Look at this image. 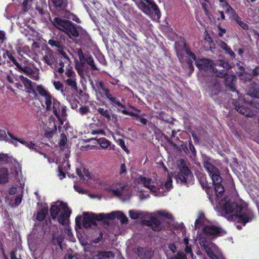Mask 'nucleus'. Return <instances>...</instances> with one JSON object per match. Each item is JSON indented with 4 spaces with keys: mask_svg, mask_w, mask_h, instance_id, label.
<instances>
[{
    "mask_svg": "<svg viewBox=\"0 0 259 259\" xmlns=\"http://www.w3.org/2000/svg\"><path fill=\"white\" fill-rule=\"evenodd\" d=\"M94 217H95V221H104L105 219H106V214H104L103 213H99L98 214H96L95 213H94Z\"/></svg>",
    "mask_w": 259,
    "mask_h": 259,
    "instance_id": "obj_59",
    "label": "nucleus"
},
{
    "mask_svg": "<svg viewBox=\"0 0 259 259\" xmlns=\"http://www.w3.org/2000/svg\"><path fill=\"white\" fill-rule=\"evenodd\" d=\"M219 204L222 211L225 213H234L229 216V221L241 223L245 226L254 218V212L248 208L244 202L239 201L232 197H224L220 200Z\"/></svg>",
    "mask_w": 259,
    "mask_h": 259,
    "instance_id": "obj_1",
    "label": "nucleus"
},
{
    "mask_svg": "<svg viewBox=\"0 0 259 259\" xmlns=\"http://www.w3.org/2000/svg\"><path fill=\"white\" fill-rule=\"evenodd\" d=\"M20 72L24 73L25 74L30 77L31 79L35 80H38L39 79V70L35 71L27 66H22L21 65L17 68Z\"/></svg>",
    "mask_w": 259,
    "mask_h": 259,
    "instance_id": "obj_11",
    "label": "nucleus"
},
{
    "mask_svg": "<svg viewBox=\"0 0 259 259\" xmlns=\"http://www.w3.org/2000/svg\"><path fill=\"white\" fill-rule=\"evenodd\" d=\"M135 252L140 259H150L154 254L151 249L140 246L136 248Z\"/></svg>",
    "mask_w": 259,
    "mask_h": 259,
    "instance_id": "obj_12",
    "label": "nucleus"
},
{
    "mask_svg": "<svg viewBox=\"0 0 259 259\" xmlns=\"http://www.w3.org/2000/svg\"><path fill=\"white\" fill-rule=\"evenodd\" d=\"M202 231L207 236H219L222 232V229L213 225H206L203 227Z\"/></svg>",
    "mask_w": 259,
    "mask_h": 259,
    "instance_id": "obj_14",
    "label": "nucleus"
},
{
    "mask_svg": "<svg viewBox=\"0 0 259 259\" xmlns=\"http://www.w3.org/2000/svg\"><path fill=\"white\" fill-rule=\"evenodd\" d=\"M53 85L55 89L58 91H60L62 94L64 93V85L60 81H55L53 82Z\"/></svg>",
    "mask_w": 259,
    "mask_h": 259,
    "instance_id": "obj_49",
    "label": "nucleus"
},
{
    "mask_svg": "<svg viewBox=\"0 0 259 259\" xmlns=\"http://www.w3.org/2000/svg\"><path fill=\"white\" fill-rule=\"evenodd\" d=\"M127 185L125 184L120 185L119 187H114L111 191L116 197H120L122 196H127L130 197V192L126 188Z\"/></svg>",
    "mask_w": 259,
    "mask_h": 259,
    "instance_id": "obj_16",
    "label": "nucleus"
},
{
    "mask_svg": "<svg viewBox=\"0 0 259 259\" xmlns=\"http://www.w3.org/2000/svg\"><path fill=\"white\" fill-rule=\"evenodd\" d=\"M223 7L225 8L226 13H230L233 18L236 16V15H238L235 10L232 8L228 2H225L223 4Z\"/></svg>",
    "mask_w": 259,
    "mask_h": 259,
    "instance_id": "obj_40",
    "label": "nucleus"
},
{
    "mask_svg": "<svg viewBox=\"0 0 259 259\" xmlns=\"http://www.w3.org/2000/svg\"><path fill=\"white\" fill-rule=\"evenodd\" d=\"M176 177L177 181H180L186 185L194 179L191 170L186 165H183L180 168V171L177 172Z\"/></svg>",
    "mask_w": 259,
    "mask_h": 259,
    "instance_id": "obj_7",
    "label": "nucleus"
},
{
    "mask_svg": "<svg viewBox=\"0 0 259 259\" xmlns=\"http://www.w3.org/2000/svg\"><path fill=\"white\" fill-rule=\"evenodd\" d=\"M8 136L11 138V139L15 141L16 142H19L25 146L26 147L28 148L29 149L34 151L35 152H37L38 150L37 148L35 147L36 145L35 143L32 142L26 141L23 139H19L16 137H15L13 134L11 133L8 132Z\"/></svg>",
    "mask_w": 259,
    "mask_h": 259,
    "instance_id": "obj_17",
    "label": "nucleus"
},
{
    "mask_svg": "<svg viewBox=\"0 0 259 259\" xmlns=\"http://www.w3.org/2000/svg\"><path fill=\"white\" fill-rule=\"evenodd\" d=\"M9 181V171L8 168H0V185L7 183Z\"/></svg>",
    "mask_w": 259,
    "mask_h": 259,
    "instance_id": "obj_27",
    "label": "nucleus"
},
{
    "mask_svg": "<svg viewBox=\"0 0 259 259\" xmlns=\"http://www.w3.org/2000/svg\"><path fill=\"white\" fill-rule=\"evenodd\" d=\"M130 217L133 220H136L141 218L143 215L142 212H138L137 211L131 210L128 212Z\"/></svg>",
    "mask_w": 259,
    "mask_h": 259,
    "instance_id": "obj_47",
    "label": "nucleus"
},
{
    "mask_svg": "<svg viewBox=\"0 0 259 259\" xmlns=\"http://www.w3.org/2000/svg\"><path fill=\"white\" fill-rule=\"evenodd\" d=\"M198 179L203 189H209L211 188L212 184L207 182L205 175L199 174L198 176Z\"/></svg>",
    "mask_w": 259,
    "mask_h": 259,
    "instance_id": "obj_26",
    "label": "nucleus"
},
{
    "mask_svg": "<svg viewBox=\"0 0 259 259\" xmlns=\"http://www.w3.org/2000/svg\"><path fill=\"white\" fill-rule=\"evenodd\" d=\"M235 109L239 113L247 117H251L253 115L250 109L243 105H241L239 103L235 105Z\"/></svg>",
    "mask_w": 259,
    "mask_h": 259,
    "instance_id": "obj_22",
    "label": "nucleus"
},
{
    "mask_svg": "<svg viewBox=\"0 0 259 259\" xmlns=\"http://www.w3.org/2000/svg\"><path fill=\"white\" fill-rule=\"evenodd\" d=\"M98 142L100 146L104 149L107 148L110 144V142L105 138H100Z\"/></svg>",
    "mask_w": 259,
    "mask_h": 259,
    "instance_id": "obj_46",
    "label": "nucleus"
},
{
    "mask_svg": "<svg viewBox=\"0 0 259 259\" xmlns=\"http://www.w3.org/2000/svg\"><path fill=\"white\" fill-rule=\"evenodd\" d=\"M67 138L64 133H62L60 135V140L59 142V146L61 149H64V147L67 143Z\"/></svg>",
    "mask_w": 259,
    "mask_h": 259,
    "instance_id": "obj_48",
    "label": "nucleus"
},
{
    "mask_svg": "<svg viewBox=\"0 0 259 259\" xmlns=\"http://www.w3.org/2000/svg\"><path fill=\"white\" fill-rule=\"evenodd\" d=\"M214 64L211 60L206 58L198 59L195 62L199 70L204 72L207 70H212Z\"/></svg>",
    "mask_w": 259,
    "mask_h": 259,
    "instance_id": "obj_10",
    "label": "nucleus"
},
{
    "mask_svg": "<svg viewBox=\"0 0 259 259\" xmlns=\"http://www.w3.org/2000/svg\"><path fill=\"white\" fill-rule=\"evenodd\" d=\"M118 111L120 112L121 113L124 115H130L131 116H133L136 120H139L140 117L141 116V115H140L138 113L133 112H129L125 109L118 110Z\"/></svg>",
    "mask_w": 259,
    "mask_h": 259,
    "instance_id": "obj_42",
    "label": "nucleus"
},
{
    "mask_svg": "<svg viewBox=\"0 0 259 259\" xmlns=\"http://www.w3.org/2000/svg\"><path fill=\"white\" fill-rule=\"evenodd\" d=\"M219 46L222 49L225 50L226 53L229 54L232 58H235L236 56L235 54L225 42L223 41H220Z\"/></svg>",
    "mask_w": 259,
    "mask_h": 259,
    "instance_id": "obj_36",
    "label": "nucleus"
},
{
    "mask_svg": "<svg viewBox=\"0 0 259 259\" xmlns=\"http://www.w3.org/2000/svg\"><path fill=\"white\" fill-rule=\"evenodd\" d=\"M36 11L39 13V14L45 17L49 15L48 12L46 10L44 9L42 7H36Z\"/></svg>",
    "mask_w": 259,
    "mask_h": 259,
    "instance_id": "obj_53",
    "label": "nucleus"
},
{
    "mask_svg": "<svg viewBox=\"0 0 259 259\" xmlns=\"http://www.w3.org/2000/svg\"><path fill=\"white\" fill-rule=\"evenodd\" d=\"M14 53V52H11L9 51L6 50L5 51L3 56L4 58H6L7 57L10 60V61L12 63L11 66H15V69L17 70L20 64L18 62L16 58L14 57L13 55Z\"/></svg>",
    "mask_w": 259,
    "mask_h": 259,
    "instance_id": "obj_25",
    "label": "nucleus"
},
{
    "mask_svg": "<svg viewBox=\"0 0 259 259\" xmlns=\"http://www.w3.org/2000/svg\"><path fill=\"white\" fill-rule=\"evenodd\" d=\"M48 44L52 47L58 48V50L64 49L65 48L61 38L58 36H53L52 38L48 41Z\"/></svg>",
    "mask_w": 259,
    "mask_h": 259,
    "instance_id": "obj_23",
    "label": "nucleus"
},
{
    "mask_svg": "<svg viewBox=\"0 0 259 259\" xmlns=\"http://www.w3.org/2000/svg\"><path fill=\"white\" fill-rule=\"evenodd\" d=\"M233 19L244 30H247L249 29V25L246 22L242 21L241 18L238 16V15H236V16L234 17Z\"/></svg>",
    "mask_w": 259,
    "mask_h": 259,
    "instance_id": "obj_38",
    "label": "nucleus"
},
{
    "mask_svg": "<svg viewBox=\"0 0 259 259\" xmlns=\"http://www.w3.org/2000/svg\"><path fill=\"white\" fill-rule=\"evenodd\" d=\"M52 123L50 122V125H51ZM52 128H48V130H46L45 133V136L47 138H52L53 135L57 132V125L55 122L54 121L52 123Z\"/></svg>",
    "mask_w": 259,
    "mask_h": 259,
    "instance_id": "obj_35",
    "label": "nucleus"
},
{
    "mask_svg": "<svg viewBox=\"0 0 259 259\" xmlns=\"http://www.w3.org/2000/svg\"><path fill=\"white\" fill-rule=\"evenodd\" d=\"M204 214L202 212H200L199 213L198 218L196 219L195 222V225L196 226H198V225H202L203 224V221L204 219Z\"/></svg>",
    "mask_w": 259,
    "mask_h": 259,
    "instance_id": "obj_52",
    "label": "nucleus"
},
{
    "mask_svg": "<svg viewBox=\"0 0 259 259\" xmlns=\"http://www.w3.org/2000/svg\"><path fill=\"white\" fill-rule=\"evenodd\" d=\"M161 224V222L154 217H151L150 220L147 221V225L150 226L154 231L160 230Z\"/></svg>",
    "mask_w": 259,
    "mask_h": 259,
    "instance_id": "obj_24",
    "label": "nucleus"
},
{
    "mask_svg": "<svg viewBox=\"0 0 259 259\" xmlns=\"http://www.w3.org/2000/svg\"><path fill=\"white\" fill-rule=\"evenodd\" d=\"M22 194H19L15 197L14 199V206L17 207L21 204L22 200Z\"/></svg>",
    "mask_w": 259,
    "mask_h": 259,
    "instance_id": "obj_54",
    "label": "nucleus"
},
{
    "mask_svg": "<svg viewBox=\"0 0 259 259\" xmlns=\"http://www.w3.org/2000/svg\"><path fill=\"white\" fill-rule=\"evenodd\" d=\"M117 211H113L111 213L106 214V219L114 220L116 218Z\"/></svg>",
    "mask_w": 259,
    "mask_h": 259,
    "instance_id": "obj_64",
    "label": "nucleus"
},
{
    "mask_svg": "<svg viewBox=\"0 0 259 259\" xmlns=\"http://www.w3.org/2000/svg\"><path fill=\"white\" fill-rule=\"evenodd\" d=\"M250 96L259 99V87H255L249 90Z\"/></svg>",
    "mask_w": 259,
    "mask_h": 259,
    "instance_id": "obj_51",
    "label": "nucleus"
},
{
    "mask_svg": "<svg viewBox=\"0 0 259 259\" xmlns=\"http://www.w3.org/2000/svg\"><path fill=\"white\" fill-rule=\"evenodd\" d=\"M60 205L64 208V211L61 212L59 217H58L57 219L58 220V222L60 224L64 225L66 224V220L70 216L71 210L69 209L66 203L61 202Z\"/></svg>",
    "mask_w": 259,
    "mask_h": 259,
    "instance_id": "obj_13",
    "label": "nucleus"
},
{
    "mask_svg": "<svg viewBox=\"0 0 259 259\" xmlns=\"http://www.w3.org/2000/svg\"><path fill=\"white\" fill-rule=\"evenodd\" d=\"M65 74L69 78L75 77L76 76L75 72L72 68L66 69Z\"/></svg>",
    "mask_w": 259,
    "mask_h": 259,
    "instance_id": "obj_58",
    "label": "nucleus"
},
{
    "mask_svg": "<svg viewBox=\"0 0 259 259\" xmlns=\"http://www.w3.org/2000/svg\"><path fill=\"white\" fill-rule=\"evenodd\" d=\"M60 110H61V115L60 117L61 119H62L63 121L64 122V118L65 117L67 116V113H66V107L64 106L60 107Z\"/></svg>",
    "mask_w": 259,
    "mask_h": 259,
    "instance_id": "obj_62",
    "label": "nucleus"
},
{
    "mask_svg": "<svg viewBox=\"0 0 259 259\" xmlns=\"http://www.w3.org/2000/svg\"><path fill=\"white\" fill-rule=\"evenodd\" d=\"M63 79L65 81L66 83L71 87L73 89L76 90L77 89V83L76 81L75 77H70L67 79H65V77H63Z\"/></svg>",
    "mask_w": 259,
    "mask_h": 259,
    "instance_id": "obj_41",
    "label": "nucleus"
},
{
    "mask_svg": "<svg viewBox=\"0 0 259 259\" xmlns=\"http://www.w3.org/2000/svg\"><path fill=\"white\" fill-rule=\"evenodd\" d=\"M209 94L212 97L213 95H217L220 92V83L218 81L211 83V85L209 86Z\"/></svg>",
    "mask_w": 259,
    "mask_h": 259,
    "instance_id": "obj_30",
    "label": "nucleus"
},
{
    "mask_svg": "<svg viewBox=\"0 0 259 259\" xmlns=\"http://www.w3.org/2000/svg\"><path fill=\"white\" fill-rule=\"evenodd\" d=\"M54 23L56 27H58L59 29L62 30L72 40L78 37L82 29L81 26L72 21L59 17L54 19Z\"/></svg>",
    "mask_w": 259,
    "mask_h": 259,
    "instance_id": "obj_2",
    "label": "nucleus"
},
{
    "mask_svg": "<svg viewBox=\"0 0 259 259\" xmlns=\"http://www.w3.org/2000/svg\"><path fill=\"white\" fill-rule=\"evenodd\" d=\"M116 218L120 220L122 224H127L128 222L127 217L122 212L117 211Z\"/></svg>",
    "mask_w": 259,
    "mask_h": 259,
    "instance_id": "obj_43",
    "label": "nucleus"
},
{
    "mask_svg": "<svg viewBox=\"0 0 259 259\" xmlns=\"http://www.w3.org/2000/svg\"><path fill=\"white\" fill-rule=\"evenodd\" d=\"M214 186V190L215 193V197L217 199H219L223 196L224 193V187L222 184V183L215 184Z\"/></svg>",
    "mask_w": 259,
    "mask_h": 259,
    "instance_id": "obj_33",
    "label": "nucleus"
},
{
    "mask_svg": "<svg viewBox=\"0 0 259 259\" xmlns=\"http://www.w3.org/2000/svg\"><path fill=\"white\" fill-rule=\"evenodd\" d=\"M231 68L228 62L224 60H218L212 68V72L216 76L224 77L228 74V70Z\"/></svg>",
    "mask_w": 259,
    "mask_h": 259,
    "instance_id": "obj_8",
    "label": "nucleus"
},
{
    "mask_svg": "<svg viewBox=\"0 0 259 259\" xmlns=\"http://www.w3.org/2000/svg\"><path fill=\"white\" fill-rule=\"evenodd\" d=\"M45 103L46 105V109L47 111H51L53 110V113L57 118L61 124H63V121L61 119L60 112V103L55 99L51 94L45 97Z\"/></svg>",
    "mask_w": 259,
    "mask_h": 259,
    "instance_id": "obj_4",
    "label": "nucleus"
},
{
    "mask_svg": "<svg viewBox=\"0 0 259 259\" xmlns=\"http://www.w3.org/2000/svg\"><path fill=\"white\" fill-rule=\"evenodd\" d=\"M97 111L102 117L106 118L108 121L111 120V117L110 113L108 110L105 109L103 108L99 107L97 109Z\"/></svg>",
    "mask_w": 259,
    "mask_h": 259,
    "instance_id": "obj_37",
    "label": "nucleus"
},
{
    "mask_svg": "<svg viewBox=\"0 0 259 259\" xmlns=\"http://www.w3.org/2000/svg\"><path fill=\"white\" fill-rule=\"evenodd\" d=\"M31 3H29L28 2L24 0L23 2L22 3V10L23 12L24 13L27 12L30 8Z\"/></svg>",
    "mask_w": 259,
    "mask_h": 259,
    "instance_id": "obj_56",
    "label": "nucleus"
},
{
    "mask_svg": "<svg viewBox=\"0 0 259 259\" xmlns=\"http://www.w3.org/2000/svg\"><path fill=\"white\" fill-rule=\"evenodd\" d=\"M77 112L81 115H87L90 113V108L87 106H81L77 110Z\"/></svg>",
    "mask_w": 259,
    "mask_h": 259,
    "instance_id": "obj_50",
    "label": "nucleus"
},
{
    "mask_svg": "<svg viewBox=\"0 0 259 259\" xmlns=\"http://www.w3.org/2000/svg\"><path fill=\"white\" fill-rule=\"evenodd\" d=\"M50 212L52 219L55 220L58 218L59 213L60 212V208L55 204H52L51 206Z\"/></svg>",
    "mask_w": 259,
    "mask_h": 259,
    "instance_id": "obj_32",
    "label": "nucleus"
},
{
    "mask_svg": "<svg viewBox=\"0 0 259 259\" xmlns=\"http://www.w3.org/2000/svg\"><path fill=\"white\" fill-rule=\"evenodd\" d=\"M58 169L59 172L58 176L60 179L62 180L64 178H65L66 177V174L65 172L63 171L62 167L61 166H59L58 167Z\"/></svg>",
    "mask_w": 259,
    "mask_h": 259,
    "instance_id": "obj_61",
    "label": "nucleus"
},
{
    "mask_svg": "<svg viewBox=\"0 0 259 259\" xmlns=\"http://www.w3.org/2000/svg\"><path fill=\"white\" fill-rule=\"evenodd\" d=\"M19 78L24 84V85L27 90V92L29 94H33L35 96H37L36 92L34 90V88L32 84V82L26 77H24L23 75H20Z\"/></svg>",
    "mask_w": 259,
    "mask_h": 259,
    "instance_id": "obj_19",
    "label": "nucleus"
},
{
    "mask_svg": "<svg viewBox=\"0 0 259 259\" xmlns=\"http://www.w3.org/2000/svg\"><path fill=\"white\" fill-rule=\"evenodd\" d=\"M53 5L58 11H62L67 6V0H52Z\"/></svg>",
    "mask_w": 259,
    "mask_h": 259,
    "instance_id": "obj_29",
    "label": "nucleus"
},
{
    "mask_svg": "<svg viewBox=\"0 0 259 259\" xmlns=\"http://www.w3.org/2000/svg\"><path fill=\"white\" fill-rule=\"evenodd\" d=\"M37 91L38 92L39 94L42 96L44 98L49 95L50 93L47 91L44 87L40 84L38 85L36 87Z\"/></svg>",
    "mask_w": 259,
    "mask_h": 259,
    "instance_id": "obj_45",
    "label": "nucleus"
},
{
    "mask_svg": "<svg viewBox=\"0 0 259 259\" xmlns=\"http://www.w3.org/2000/svg\"><path fill=\"white\" fill-rule=\"evenodd\" d=\"M48 213V207L47 206H44L37 212L36 219L39 222H41L45 220Z\"/></svg>",
    "mask_w": 259,
    "mask_h": 259,
    "instance_id": "obj_28",
    "label": "nucleus"
},
{
    "mask_svg": "<svg viewBox=\"0 0 259 259\" xmlns=\"http://www.w3.org/2000/svg\"><path fill=\"white\" fill-rule=\"evenodd\" d=\"M97 87L102 90L104 95L109 100L111 105L113 106L116 105L122 108H125V106L122 104L117 98L113 96V94L110 93V90L106 87L102 80H98V82H97Z\"/></svg>",
    "mask_w": 259,
    "mask_h": 259,
    "instance_id": "obj_5",
    "label": "nucleus"
},
{
    "mask_svg": "<svg viewBox=\"0 0 259 259\" xmlns=\"http://www.w3.org/2000/svg\"><path fill=\"white\" fill-rule=\"evenodd\" d=\"M84 217L82 220V226L85 228L88 229L91 227L94 226L96 227L97 224L95 222L94 217V213H91L90 214H88L87 213H84Z\"/></svg>",
    "mask_w": 259,
    "mask_h": 259,
    "instance_id": "obj_15",
    "label": "nucleus"
},
{
    "mask_svg": "<svg viewBox=\"0 0 259 259\" xmlns=\"http://www.w3.org/2000/svg\"><path fill=\"white\" fill-rule=\"evenodd\" d=\"M236 77L234 75H228L225 78V86L228 88V90L232 92H236L238 94L235 85V80Z\"/></svg>",
    "mask_w": 259,
    "mask_h": 259,
    "instance_id": "obj_20",
    "label": "nucleus"
},
{
    "mask_svg": "<svg viewBox=\"0 0 259 259\" xmlns=\"http://www.w3.org/2000/svg\"><path fill=\"white\" fill-rule=\"evenodd\" d=\"M46 54L43 56L42 60L49 66H52L57 61L54 52L50 49L47 50Z\"/></svg>",
    "mask_w": 259,
    "mask_h": 259,
    "instance_id": "obj_18",
    "label": "nucleus"
},
{
    "mask_svg": "<svg viewBox=\"0 0 259 259\" xmlns=\"http://www.w3.org/2000/svg\"><path fill=\"white\" fill-rule=\"evenodd\" d=\"M205 191L207 193V196H208V198L209 199V200L212 202L214 200V198H216L215 197V196H213V191L211 189V188H209V189H205Z\"/></svg>",
    "mask_w": 259,
    "mask_h": 259,
    "instance_id": "obj_57",
    "label": "nucleus"
},
{
    "mask_svg": "<svg viewBox=\"0 0 259 259\" xmlns=\"http://www.w3.org/2000/svg\"><path fill=\"white\" fill-rule=\"evenodd\" d=\"M77 55L80 61V63L83 66L85 63L91 67L93 70H98V69L95 64V62L93 57L88 53L84 54L81 49H78Z\"/></svg>",
    "mask_w": 259,
    "mask_h": 259,
    "instance_id": "obj_9",
    "label": "nucleus"
},
{
    "mask_svg": "<svg viewBox=\"0 0 259 259\" xmlns=\"http://www.w3.org/2000/svg\"><path fill=\"white\" fill-rule=\"evenodd\" d=\"M64 240V237L62 234H60L58 235L56 238L53 237L52 242L53 244H56L55 241L56 242L57 244L62 248V243Z\"/></svg>",
    "mask_w": 259,
    "mask_h": 259,
    "instance_id": "obj_44",
    "label": "nucleus"
},
{
    "mask_svg": "<svg viewBox=\"0 0 259 259\" xmlns=\"http://www.w3.org/2000/svg\"><path fill=\"white\" fill-rule=\"evenodd\" d=\"M188 69L189 74L190 75L194 70V67L193 66V61L191 59H188L186 61Z\"/></svg>",
    "mask_w": 259,
    "mask_h": 259,
    "instance_id": "obj_55",
    "label": "nucleus"
},
{
    "mask_svg": "<svg viewBox=\"0 0 259 259\" xmlns=\"http://www.w3.org/2000/svg\"><path fill=\"white\" fill-rule=\"evenodd\" d=\"M175 48L178 54L185 52L187 57L190 58L189 59H191L195 62L197 60L196 56L191 51L184 38L182 37L179 41L175 42Z\"/></svg>",
    "mask_w": 259,
    "mask_h": 259,
    "instance_id": "obj_6",
    "label": "nucleus"
},
{
    "mask_svg": "<svg viewBox=\"0 0 259 259\" xmlns=\"http://www.w3.org/2000/svg\"><path fill=\"white\" fill-rule=\"evenodd\" d=\"M7 154H0V162L8 163L9 162Z\"/></svg>",
    "mask_w": 259,
    "mask_h": 259,
    "instance_id": "obj_63",
    "label": "nucleus"
},
{
    "mask_svg": "<svg viewBox=\"0 0 259 259\" xmlns=\"http://www.w3.org/2000/svg\"><path fill=\"white\" fill-rule=\"evenodd\" d=\"M189 149L191 151L192 154L194 156H195L196 155V150L195 149L194 146L192 144L191 139H190L189 140Z\"/></svg>",
    "mask_w": 259,
    "mask_h": 259,
    "instance_id": "obj_60",
    "label": "nucleus"
},
{
    "mask_svg": "<svg viewBox=\"0 0 259 259\" xmlns=\"http://www.w3.org/2000/svg\"><path fill=\"white\" fill-rule=\"evenodd\" d=\"M96 257L97 259H109L114 257V254L111 251H99Z\"/></svg>",
    "mask_w": 259,
    "mask_h": 259,
    "instance_id": "obj_34",
    "label": "nucleus"
},
{
    "mask_svg": "<svg viewBox=\"0 0 259 259\" xmlns=\"http://www.w3.org/2000/svg\"><path fill=\"white\" fill-rule=\"evenodd\" d=\"M137 181L138 184H142L145 188H148L152 183V180L150 178H146L142 176H140L137 179Z\"/></svg>",
    "mask_w": 259,
    "mask_h": 259,
    "instance_id": "obj_31",
    "label": "nucleus"
},
{
    "mask_svg": "<svg viewBox=\"0 0 259 259\" xmlns=\"http://www.w3.org/2000/svg\"><path fill=\"white\" fill-rule=\"evenodd\" d=\"M210 157L206 156L203 162V166L208 172L209 176L214 172H218V170H219L218 168L210 162Z\"/></svg>",
    "mask_w": 259,
    "mask_h": 259,
    "instance_id": "obj_21",
    "label": "nucleus"
},
{
    "mask_svg": "<svg viewBox=\"0 0 259 259\" xmlns=\"http://www.w3.org/2000/svg\"><path fill=\"white\" fill-rule=\"evenodd\" d=\"M138 7L152 19H159L161 16L160 10L153 0H140Z\"/></svg>",
    "mask_w": 259,
    "mask_h": 259,
    "instance_id": "obj_3",
    "label": "nucleus"
},
{
    "mask_svg": "<svg viewBox=\"0 0 259 259\" xmlns=\"http://www.w3.org/2000/svg\"><path fill=\"white\" fill-rule=\"evenodd\" d=\"M210 176L211 177V180L214 185L222 183V178L220 176L219 170H218V172H214L210 175Z\"/></svg>",
    "mask_w": 259,
    "mask_h": 259,
    "instance_id": "obj_39",
    "label": "nucleus"
}]
</instances>
